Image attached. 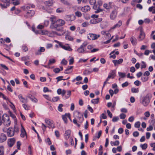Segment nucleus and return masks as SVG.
Returning a JSON list of instances; mask_svg holds the SVG:
<instances>
[{"mask_svg":"<svg viewBox=\"0 0 155 155\" xmlns=\"http://www.w3.org/2000/svg\"><path fill=\"white\" fill-rule=\"evenodd\" d=\"M140 125V123L139 121H137L134 124V127L136 128H139Z\"/></svg>","mask_w":155,"mask_h":155,"instance_id":"49","label":"nucleus"},{"mask_svg":"<svg viewBox=\"0 0 155 155\" xmlns=\"http://www.w3.org/2000/svg\"><path fill=\"white\" fill-rule=\"evenodd\" d=\"M89 2L91 5H93V7L94 9H97L98 7V6H97V5L96 4V0H90Z\"/></svg>","mask_w":155,"mask_h":155,"instance_id":"20","label":"nucleus"},{"mask_svg":"<svg viewBox=\"0 0 155 155\" xmlns=\"http://www.w3.org/2000/svg\"><path fill=\"white\" fill-rule=\"evenodd\" d=\"M7 139V137L6 135L3 133L1 134L0 135V142L2 143L5 141Z\"/></svg>","mask_w":155,"mask_h":155,"instance_id":"19","label":"nucleus"},{"mask_svg":"<svg viewBox=\"0 0 155 155\" xmlns=\"http://www.w3.org/2000/svg\"><path fill=\"white\" fill-rule=\"evenodd\" d=\"M79 53H84L85 50L84 48L82 47V46H80L76 51Z\"/></svg>","mask_w":155,"mask_h":155,"instance_id":"29","label":"nucleus"},{"mask_svg":"<svg viewBox=\"0 0 155 155\" xmlns=\"http://www.w3.org/2000/svg\"><path fill=\"white\" fill-rule=\"evenodd\" d=\"M75 16L74 15H67L65 16V19L67 21H72L75 19Z\"/></svg>","mask_w":155,"mask_h":155,"instance_id":"14","label":"nucleus"},{"mask_svg":"<svg viewBox=\"0 0 155 155\" xmlns=\"http://www.w3.org/2000/svg\"><path fill=\"white\" fill-rule=\"evenodd\" d=\"M22 51L25 52H26L28 50V48L25 45H23L22 46Z\"/></svg>","mask_w":155,"mask_h":155,"instance_id":"50","label":"nucleus"},{"mask_svg":"<svg viewBox=\"0 0 155 155\" xmlns=\"http://www.w3.org/2000/svg\"><path fill=\"white\" fill-rule=\"evenodd\" d=\"M113 62L114 63V65L116 66L117 64H121L123 61V59L122 58H120L118 60H113Z\"/></svg>","mask_w":155,"mask_h":155,"instance_id":"25","label":"nucleus"},{"mask_svg":"<svg viewBox=\"0 0 155 155\" xmlns=\"http://www.w3.org/2000/svg\"><path fill=\"white\" fill-rule=\"evenodd\" d=\"M5 114H4L2 116L1 115H0V126L3 123V121L4 120V117L5 116Z\"/></svg>","mask_w":155,"mask_h":155,"instance_id":"36","label":"nucleus"},{"mask_svg":"<svg viewBox=\"0 0 155 155\" xmlns=\"http://www.w3.org/2000/svg\"><path fill=\"white\" fill-rule=\"evenodd\" d=\"M31 7L29 6H23L21 7V9L27 12L26 14L24 16L25 17L27 18L29 17H31L34 15L35 14V12L34 10H30L31 8H34L35 7V5H30Z\"/></svg>","mask_w":155,"mask_h":155,"instance_id":"1","label":"nucleus"},{"mask_svg":"<svg viewBox=\"0 0 155 155\" xmlns=\"http://www.w3.org/2000/svg\"><path fill=\"white\" fill-rule=\"evenodd\" d=\"M50 19L51 22L50 28L52 29H55L58 31H61V29L58 27L56 18L54 17H51Z\"/></svg>","mask_w":155,"mask_h":155,"instance_id":"2","label":"nucleus"},{"mask_svg":"<svg viewBox=\"0 0 155 155\" xmlns=\"http://www.w3.org/2000/svg\"><path fill=\"white\" fill-rule=\"evenodd\" d=\"M22 106L25 110H29L30 107L27 104H23L22 105Z\"/></svg>","mask_w":155,"mask_h":155,"instance_id":"43","label":"nucleus"},{"mask_svg":"<svg viewBox=\"0 0 155 155\" xmlns=\"http://www.w3.org/2000/svg\"><path fill=\"white\" fill-rule=\"evenodd\" d=\"M100 37V35L93 34H89L87 35L88 38L90 40H92L97 39Z\"/></svg>","mask_w":155,"mask_h":155,"instance_id":"6","label":"nucleus"},{"mask_svg":"<svg viewBox=\"0 0 155 155\" xmlns=\"http://www.w3.org/2000/svg\"><path fill=\"white\" fill-rule=\"evenodd\" d=\"M63 106V105L62 104H60L58 107V110L60 112H62L63 111V109L62 107Z\"/></svg>","mask_w":155,"mask_h":155,"instance_id":"40","label":"nucleus"},{"mask_svg":"<svg viewBox=\"0 0 155 155\" xmlns=\"http://www.w3.org/2000/svg\"><path fill=\"white\" fill-rule=\"evenodd\" d=\"M14 134L13 128L9 127L7 130V134L8 137L13 136L14 135Z\"/></svg>","mask_w":155,"mask_h":155,"instance_id":"10","label":"nucleus"},{"mask_svg":"<svg viewBox=\"0 0 155 155\" xmlns=\"http://www.w3.org/2000/svg\"><path fill=\"white\" fill-rule=\"evenodd\" d=\"M5 116L3 123L4 125L8 127L10 125L11 122L9 116L6 114H5Z\"/></svg>","mask_w":155,"mask_h":155,"instance_id":"5","label":"nucleus"},{"mask_svg":"<svg viewBox=\"0 0 155 155\" xmlns=\"http://www.w3.org/2000/svg\"><path fill=\"white\" fill-rule=\"evenodd\" d=\"M133 135L134 137H137L138 136L139 133L138 132L136 131L133 133Z\"/></svg>","mask_w":155,"mask_h":155,"instance_id":"64","label":"nucleus"},{"mask_svg":"<svg viewBox=\"0 0 155 155\" xmlns=\"http://www.w3.org/2000/svg\"><path fill=\"white\" fill-rule=\"evenodd\" d=\"M118 7L116 6L115 9L113 10L111 13L110 15V18L111 19L113 20L116 18L117 14V12L116 9Z\"/></svg>","mask_w":155,"mask_h":155,"instance_id":"13","label":"nucleus"},{"mask_svg":"<svg viewBox=\"0 0 155 155\" xmlns=\"http://www.w3.org/2000/svg\"><path fill=\"white\" fill-rule=\"evenodd\" d=\"M152 95L150 94H147L145 97L143 98L142 101V104L144 106H147L150 102V101Z\"/></svg>","mask_w":155,"mask_h":155,"instance_id":"4","label":"nucleus"},{"mask_svg":"<svg viewBox=\"0 0 155 155\" xmlns=\"http://www.w3.org/2000/svg\"><path fill=\"white\" fill-rule=\"evenodd\" d=\"M21 133L20 134V136L22 138L26 137V138H27V134L24 128L21 125Z\"/></svg>","mask_w":155,"mask_h":155,"instance_id":"15","label":"nucleus"},{"mask_svg":"<svg viewBox=\"0 0 155 155\" xmlns=\"http://www.w3.org/2000/svg\"><path fill=\"white\" fill-rule=\"evenodd\" d=\"M59 99L58 97H54L52 98V101L54 102H57L59 100Z\"/></svg>","mask_w":155,"mask_h":155,"instance_id":"55","label":"nucleus"},{"mask_svg":"<svg viewBox=\"0 0 155 155\" xmlns=\"http://www.w3.org/2000/svg\"><path fill=\"white\" fill-rule=\"evenodd\" d=\"M149 123H150V125L152 126H155V119H152L151 120H150L149 121Z\"/></svg>","mask_w":155,"mask_h":155,"instance_id":"38","label":"nucleus"},{"mask_svg":"<svg viewBox=\"0 0 155 155\" xmlns=\"http://www.w3.org/2000/svg\"><path fill=\"white\" fill-rule=\"evenodd\" d=\"M12 3L14 5H18L20 4L19 1L18 0H12Z\"/></svg>","mask_w":155,"mask_h":155,"instance_id":"44","label":"nucleus"},{"mask_svg":"<svg viewBox=\"0 0 155 155\" xmlns=\"http://www.w3.org/2000/svg\"><path fill=\"white\" fill-rule=\"evenodd\" d=\"M4 154V147L3 146H0V155Z\"/></svg>","mask_w":155,"mask_h":155,"instance_id":"51","label":"nucleus"},{"mask_svg":"<svg viewBox=\"0 0 155 155\" xmlns=\"http://www.w3.org/2000/svg\"><path fill=\"white\" fill-rule=\"evenodd\" d=\"M75 15L78 17H81L82 15V14L81 12L77 11L75 13Z\"/></svg>","mask_w":155,"mask_h":155,"instance_id":"53","label":"nucleus"},{"mask_svg":"<svg viewBox=\"0 0 155 155\" xmlns=\"http://www.w3.org/2000/svg\"><path fill=\"white\" fill-rule=\"evenodd\" d=\"M119 120V118L118 117H114L112 120L113 122H115Z\"/></svg>","mask_w":155,"mask_h":155,"instance_id":"58","label":"nucleus"},{"mask_svg":"<svg viewBox=\"0 0 155 155\" xmlns=\"http://www.w3.org/2000/svg\"><path fill=\"white\" fill-rule=\"evenodd\" d=\"M56 22L58 27L62 26L65 24V21L62 19L57 20Z\"/></svg>","mask_w":155,"mask_h":155,"instance_id":"22","label":"nucleus"},{"mask_svg":"<svg viewBox=\"0 0 155 155\" xmlns=\"http://www.w3.org/2000/svg\"><path fill=\"white\" fill-rule=\"evenodd\" d=\"M74 119H77L79 123H82L84 119L83 115L78 111L74 112Z\"/></svg>","mask_w":155,"mask_h":155,"instance_id":"3","label":"nucleus"},{"mask_svg":"<svg viewBox=\"0 0 155 155\" xmlns=\"http://www.w3.org/2000/svg\"><path fill=\"white\" fill-rule=\"evenodd\" d=\"M73 66H70L68 68L64 71V73L65 74H68L70 72V70L72 69L73 68Z\"/></svg>","mask_w":155,"mask_h":155,"instance_id":"39","label":"nucleus"},{"mask_svg":"<svg viewBox=\"0 0 155 155\" xmlns=\"http://www.w3.org/2000/svg\"><path fill=\"white\" fill-rule=\"evenodd\" d=\"M90 9V7L89 5H86L82 7L81 10L83 12H86L89 11Z\"/></svg>","mask_w":155,"mask_h":155,"instance_id":"24","label":"nucleus"},{"mask_svg":"<svg viewBox=\"0 0 155 155\" xmlns=\"http://www.w3.org/2000/svg\"><path fill=\"white\" fill-rule=\"evenodd\" d=\"M140 33L138 37V40L140 41L143 40L145 38V34L142 30L140 31Z\"/></svg>","mask_w":155,"mask_h":155,"instance_id":"18","label":"nucleus"},{"mask_svg":"<svg viewBox=\"0 0 155 155\" xmlns=\"http://www.w3.org/2000/svg\"><path fill=\"white\" fill-rule=\"evenodd\" d=\"M63 30H62V29L60 31L61 32V33H58L56 31L54 32V34L58 35L61 36L62 35H64V33H63V32H62Z\"/></svg>","mask_w":155,"mask_h":155,"instance_id":"54","label":"nucleus"},{"mask_svg":"<svg viewBox=\"0 0 155 155\" xmlns=\"http://www.w3.org/2000/svg\"><path fill=\"white\" fill-rule=\"evenodd\" d=\"M148 77L146 76H143L141 77V80L143 82H145L148 80Z\"/></svg>","mask_w":155,"mask_h":155,"instance_id":"34","label":"nucleus"},{"mask_svg":"<svg viewBox=\"0 0 155 155\" xmlns=\"http://www.w3.org/2000/svg\"><path fill=\"white\" fill-rule=\"evenodd\" d=\"M99 101V98H97L96 99H94L91 101V102L93 104H97L98 103Z\"/></svg>","mask_w":155,"mask_h":155,"instance_id":"37","label":"nucleus"},{"mask_svg":"<svg viewBox=\"0 0 155 155\" xmlns=\"http://www.w3.org/2000/svg\"><path fill=\"white\" fill-rule=\"evenodd\" d=\"M122 25V21L121 20L119 21L117 23L114 25L110 30V31L112 29H114L116 28L120 27Z\"/></svg>","mask_w":155,"mask_h":155,"instance_id":"21","label":"nucleus"},{"mask_svg":"<svg viewBox=\"0 0 155 155\" xmlns=\"http://www.w3.org/2000/svg\"><path fill=\"white\" fill-rule=\"evenodd\" d=\"M140 146L143 150H145L147 147V143H144L143 144H141Z\"/></svg>","mask_w":155,"mask_h":155,"instance_id":"47","label":"nucleus"},{"mask_svg":"<svg viewBox=\"0 0 155 155\" xmlns=\"http://www.w3.org/2000/svg\"><path fill=\"white\" fill-rule=\"evenodd\" d=\"M62 3H63L64 4L70 6L71 5V4L68 1L63 0L61 2Z\"/></svg>","mask_w":155,"mask_h":155,"instance_id":"45","label":"nucleus"},{"mask_svg":"<svg viewBox=\"0 0 155 155\" xmlns=\"http://www.w3.org/2000/svg\"><path fill=\"white\" fill-rule=\"evenodd\" d=\"M102 20V19L101 18H100L97 19H91L90 21V23L91 24H96Z\"/></svg>","mask_w":155,"mask_h":155,"instance_id":"16","label":"nucleus"},{"mask_svg":"<svg viewBox=\"0 0 155 155\" xmlns=\"http://www.w3.org/2000/svg\"><path fill=\"white\" fill-rule=\"evenodd\" d=\"M89 23L87 22H84L82 24V26L83 27H86L89 25Z\"/></svg>","mask_w":155,"mask_h":155,"instance_id":"60","label":"nucleus"},{"mask_svg":"<svg viewBox=\"0 0 155 155\" xmlns=\"http://www.w3.org/2000/svg\"><path fill=\"white\" fill-rule=\"evenodd\" d=\"M18 97L21 102L22 103L25 102V98L22 97V96L21 94H20L18 96Z\"/></svg>","mask_w":155,"mask_h":155,"instance_id":"35","label":"nucleus"},{"mask_svg":"<svg viewBox=\"0 0 155 155\" xmlns=\"http://www.w3.org/2000/svg\"><path fill=\"white\" fill-rule=\"evenodd\" d=\"M110 144L111 146H117L119 145L120 142L118 140H116L115 142L111 141L110 142Z\"/></svg>","mask_w":155,"mask_h":155,"instance_id":"32","label":"nucleus"},{"mask_svg":"<svg viewBox=\"0 0 155 155\" xmlns=\"http://www.w3.org/2000/svg\"><path fill=\"white\" fill-rule=\"evenodd\" d=\"M118 74H119V76H120L121 78H124L125 76V73L120 72H118Z\"/></svg>","mask_w":155,"mask_h":155,"instance_id":"56","label":"nucleus"},{"mask_svg":"<svg viewBox=\"0 0 155 155\" xmlns=\"http://www.w3.org/2000/svg\"><path fill=\"white\" fill-rule=\"evenodd\" d=\"M0 5H1L2 8L4 9L7 8V7L9 6V5H8V3H6L5 2H4L3 4H1Z\"/></svg>","mask_w":155,"mask_h":155,"instance_id":"31","label":"nucleus"},{"mask_svg":"<svg viewBox=\"0 0 155 155\" xmlns=\"http://www.w3.org/2000/svg\"><path fill=\"white\" fill-rule=\"evenodd\" d=\"M45 51V48L43 47H40V49L37 52H36L35 54L36 55H39L41 54V52H43Z\"/></svg>","mask_w":155,"mask_h":155,"instance_id":"28","label":"nucleus"},{"mask_svg":"<svg viewBox=\"0 0 155 155\" xmlns=\"http://www.w3.org/2000/svg\"><path fill=\"white\" fill-rule=\"evenodd\" d=\"M21 143L20 141H18L17 142V148L18 149L20 150V147L21 145Z\"/></svg>","mask_w":155,"mask_h":155,"instance_id":"59","label":"nucleus"},{"mask_svg":"<svg viewBox=\"0 0 155 155\" xmlns=\"http://www.w3.org/2000/svg\"><path fill=\"white\" fill-rule=\"evenodd\" d=\"M92 71H91L88 70H86L84 72V74L85 75H88L90 74Z\"/></svg>","mask_w":155,"mask_h":155,"instance_id":"52","label":"nucleus"},{"mask_svg":"<svg viewBox=\"0 0 155 155\" xmlns=\"http://www.w3.org/2000/svg\"><path fill=\"white\" fill-rule=\"evenodd\" d=\"M71 132V130H67L65 131V137L66 139L67 140L69 138L70 136Z\"/></svg>","mask_w":155,"mask_h":155,"instance_id":"27","label":"nucleus"},{"mask_svg":"<svg viewBox=\"0 0 155 155\" xmlns=\"http://www.w3.org/2000/svg\"><path fill=\"white\" fill-rule=\"evenodd\" d=\"M112 2H109L108 3H104L103 5L104 7L107 10H109L112 8Z\"/></svg>","mask_w":155,"mask_h":155,"instance_id":"17","label":"nucleus"},{"mask_svg":"<svg viewBox=\"0 0 155 155\" xmlns=\"http://www.w3.org/2000/svg\"><path fill=\"white\" fill-rule=\"evenodd\" d=\"M58 42L59 45L62 48L69 51H72V49L68 46V44L63 45L61 42H59L58 41Z\"/></svg>","mask_w":155,"mask_h":155,"instance_id":"7","label":"nucleus"},{"mask_svg":"<svg viewBox=\"0 0 155 155\" xmlns=\"http://www.w3.org/2000/svg\"><path fill=\"white\" fill-rule=\"evenodd\" d=\"M55 62V61L54 59H50L48 63V65H51L54 64Z\"/></svg>","mask_w":155,"mask_h":155,"instance_id":"48","label":"nucleus"},{"mask_svg":"<svg viewBox=\"0 0 155 155\" xmlns=\"http://www.w3.org/2000/svg\"><path fill=\"white\" fill-rule=\"evenodd\" d=\"M150 146L151 147H153L152 150L155 151V143H152L150 144Z\"/></svg>","mask_w":155,"mask_h":155,"instance_id":"61","label":"nucleus"},{"mask_svg":"<svg viewBox=\"0 0 155 155\" xmlns=\"http://www.w3.org/2000/svg\"><path fill=\"white\" fill-rule=\"evenodd\" d=\"M62 32H63V33H64V34L66 35L65 37L66 40L70 41H72L73 40V38L70 35V32L68 31H66L65 30H63Z\"/></svg>","mask_w":155,"mask_h":155,"instance_id":"8","label":"nucleus"},{"mask_svg":"<svg viewBox=\"0 0 155 155\" xmlns=\"http://www.w3.org/2000/svg\"><path fill=\"white\" fill-rule=\"evenodd\" d=\"M64 9L62 8H58L56 10V12L57 13H62L64 12Z\"/></svg>","mask_w":155,"mask_h":155,"instance_id":"33","label":"nucleus"},{"mask_svg":"<svg viewBox=\"0 0 155 155\" xmlns=\"http://www.w3.org/2000/svg\"><path fill=\"white\" fill-rule=\"evenodd\" d=\"M130 41L133 45H136L137 43V39L134 37H132L130 38Z\"/></svg>","mask_w":155,"mask_h":155,"instance_id":"26","label":"nucleus"},{"mask_svg":"<svg viewBox=\"0 0 155 155\" xmlns=\"http://www.w3.org/2000/svg\"><path fill=\"white\" fill-rule=\"evenodd\" d=\"M67 117L70 118L69 114H66L65 115L62 116V119L65 123H67Z\"/></svg>","mask_w":155,"mask_h":155,"instance_id":"23","label":"nucleus"},{"mask_svg":"<svg viewBox=\"0 0 155 155\" xmlns=\"http://www.w3.org/2000/svg\"><path fill=\"white\" fill-rule=\"evenodd\" d=\"M53 46V45L49 43L46 46V48L47 49L50 48H52Z\"/></svg>","mask_w":155,"mask_h":155,"instance_id":"63","label":"nucleus"},{"mask_svg":"<svg viewBox=\"0 0 155 155\" xmlns=\"http://www.w3.org/2000/svg\"><path fill=\"white\" fill-rule=\"evenodd\" d=\"M116 75V71L115 70H112L109 73L108 76L107 78V81L110 78L113 79Z\"/></svg>","mask_w":155,"mask_h":155,"instance_id":"12","label":"nucleus"},{"mask_svg":"<svg viewBox=\"0 0 155 155\" xmlns=\"http://www.w3.org/2000/svg\"><path fill=\"white\" fill-rule=\"evenodd\" d=\"M128 85L129 83L127 82L126 81L125 83L122 84L121 86L123 87H124L128 86Z\"/></svg>","mask_w":155,"mask_h":155,"instance_id":"57","label":"nucleus"},{"mask_svg":"<svg viewBox=\"0 0 155 155\" xmlns=\"http://www.w3.org/2000/svg\"><path fill=\"white\" fill-rule=\"evenodd\" d=\"M126 117V115L125 114L122 113L120 115V117L121 119H124Z\"/></svg>","mask_w":155,"mask_h":155,"instance_id":"62","label":"nucleus"},{"mask_svg":"<svg viewBox=\"0 0 155 155\" xmlns=\"http://www.w3.org/2000/svg\"><path fill=\"white\" fill-rule=\"evenodd\" d=\"M131 91L133 93H137L139 92L138 88H132Z\"/></svg>","mask_w":155,"mask_h":155,"instance_id":"41","label":"nucleus"},{"mask_svg":"<svg viewBox=\"0 0 155 155\" xmlns=\"http://www.w3.org/2000/svg\"><path fill=\"white\" fill-rule=\"evenodd\" d=\"M45 122L48 125V127L49 128H54L55 127L53 121L51 120L46 119L45 120Z\"/></svg>","mask_w":155,"mask_h":155,"instance_id":"9","label":"nucleus"},{"mask_svg":"<svg viewBox=\"0 0 155 155\" xmlns=\"http://www.w3.org/2000/svg\"><path fill=\"white\" fill-rule=\"evenodd\" d=\"M15 142V140L14 138H11L8 139L7 144L9 147H12Z\"/></svg>","mask_w":155,"mask_h":155,"instance_id":"11","label":"nucleus"},{"mask_svg":"<svg viewBox=\"0 0 155 155\" xmlns=\"http://www.w3.org/2000/svg\"><path fill=\"white\" fill-rule=\"evenodd\" d=\"M71 94V91H68L67 92V94L64 97V99H66L69 98Z\"/></svg>","mask_w":155,"mask_h":155,"instance_id":"42","label":"nucleus"},{"mask_svg":"<svg viewBox=\"0 0 155 155\" xmlns=\"http://www.w3.org/2000/svg\"><path fill=\"white\" fill-rule=\"evenodd\" d=\"M13 130L14 133L15 132H18L19 131V128L17 125H15L13 128Z\"/></svg>","mask_w":155,"mask_h":155,"instance_id":"46","label":"nucleus"},{"mask_svg":"<svg viewBox=\"0 0 155 155\" xmlns=\"http://www.w3.org/2000/svg\"><path fill=\"white\" fill-rule=\"evenodd\" d=\"M54 3L52 0H49L48 1H46L45 2V5L47 6H51Z\"/></svg>","mask_w":155,"mask_h":155,"instance_id":"30","label":"nucleus"}]
</instances>
